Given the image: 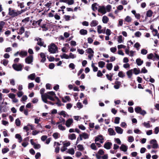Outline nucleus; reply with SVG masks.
Wrapping results in <instances>:
<instances>
[{"instance_id": "obj_1", "label": "nucleus", "mask_w": 159, "mask_h": 159, "mask_svg": "<svg viewBox=\"0 0 159 159\" xmlns=\"http://www.w3.org/2000/svg\"><path fill=\"white\" fill-rule=\"evenodd\" d=\"M54 95H56V94L53 91H50L47 93H45V95L43 96L45 97L42 100L45 103L48 102V99L51 101H54L55 99L54 98Z\"/></svg>"}, {"instance_id": "obj_2", "label": "nucleus", "mask_w": 159, "mask_h": 159, "mask_svg": "<svg viewBox=\"0 0 159 159\" xmlns=\"http://www.w3.org/2000/svg\"><path fill=\"white\" fill-rule=\"evenodd\" d=\"M8 14L12 17H14L17 16L18 15L21 13V11H18L13 9L11 8H9L8 9Z\"/></svg>"}, {"instance_id": "obj_3", "label": "nucleus", "mask_w": 159, "mask_h": 159, "mask_svg": "<svg viewBox=\"0 0 159 159\" xmlns=\"http://www.w3.org/2000/svg\"><path fill=\"white\" fill-rule=\"evenodd\" d=\"M57 47L53 43L48 46V51L51 53H55L57 51Z\"/></svg>"}, {"instance_id": "obj_4", "label": "nucleus", "mask_w": 159, "mask_h": 159, "mask_svg": "<svg viewBox=\"0 0 159 159\" xmlns=\"http://www.w3.org/2000/svg\"><path fill=\"white\" fill-rule=\"evenodd\" d=\"M12 66L15 70L17 71H21L22 70V66L20 64H13Z\"/></svg>"}, {"instance_id": "obj_5", "label": "nucleus", "mask_w": 159, "mask_h": 159, "mask_svg": "<svg viewBox=\"0 0 159 159\" xmlns=\"http://www.w3.org/2000/svg\"><path fill=\"white\" fill-rule=\"evenodd\" d=\"M150 143L152 144V148H157L158 145L157 143V141L155 139H152L150 141Z\"/></svg>"}, {"instance_id": "obj_6", "label": "nucleus", "mask_w": 159, "mask_h": 159, "mask_svg": "<svg viewBox=\"0 0 159 159\" xmlns=\"http://www.w3.org/2000/svg\"><path fill=\"white\" fill-rule=\"evenodd\" d=\"M99 8H98V12H101L103 14H104L106 12V8L104 6H98Z\"/></svg>"}, {"instance_id": "obj_7", "label": "nucleus", "mask_w": 159, "mask_h": 159, "mask_svg": "<svg viewBox=\"0 0 159 159\" xmlns=\"http://www.w3.org/2000/svg\"><path fill=\"white\" fill-rule=\"evenodd\" d=\"M33 57L32 55L28 57L25 59V62L28 64H30L33 62Z\"/></svg>"}, {"instance_id": "obj_8", "label": "nucleus", "mask_w": 159, "mask_h": 159, "mask_svg": "<svg viewBox=\"0 0 159 159\" xmlns=\"http://www.w3.org/2000/svg\"><path fill=\"white\" fill-rule=\"evenodd\" d=\"M42 19H40L37 21L34 20L32 23V25L35 27H38L40 26V24L42 21Z\"/></svg>"}, {"instance_id": "obj_9", "label": "nucleus", "mask_w": 159, "mask_h": 159, "mask_svg": "<svg viewBox=\"0 0 159 159\" xmlns=\"http://www.w3.org/2000/svg\"><path fill=\"white\" fill-rule=\"evenodd\" d=\"M4 104L3 102H2L0 106V112H6L7 111V109L6 108V105L3 106V104Z\"/></svg>"}, {"instance_id": "obj_10", "label": "nucleus", "mask_w": 159, "mask_h": 159, "mask_svg": "<svg viewBox=\"0 0 159 159\" xmlns=\"http://www.w3.org/2000/svg\"><path fill=\"white\" fill-rule=\"evenodd\" d=\"M38 41L37 44L40 46H43L44 47H46V45L44 44V42L42 40L41 38H39L37 39Z\"/></svg>"}, {"instance_id": "obj_11", "label": "nucleus", "mask_w": 159, "mask_h": 159, "mask_svg": "<svg viewBox=\"0 0 159 159\" xmlns=\"http://www.w3.org/2000/svg\"><path fill=\"white\" fill-rule=\"evenodd\" d=\"M73 122L72 119H69L66 120L65 125L67 127H69Z\"/></svg>"}, {"instance_id": "obj_12", "label": "nucleus", "mask_w": 159, "mask_h": 159, "mask_svg": "<svg viewBox=\"0 0 159 159\" xmlns=\"http://www.w3.org/2000/svg\"><path fill=\"white\" fill-rule=\"evenodd\" d=\"M115 130L117 133L121 134L123 133V129L120 127L117 126L115 127Z\"/></svg>"}, {"instance_id": "obj_13", "label": "nucleus", "mask_w": 159, "mask_h": 159, "mask_svg": "<svg viewBox=\"0 0 159 159\" xmlns=\"http://www.w3.org/2000/svg\"><path fill=\"white\" fill-rule=\"evenodd\" d=\"M40 55L41 57L42 58L40 61V62L43 63L46 60V56L45 54L43 52H41L40 54Z\"/></svg>"}, {"instance_id": "obj_14", "label": "nucleus", "mask_w": 159, "mask_h": 159, "mask_svg": "<svg viewBox=\"0 0 159 159\" xmlns=\"http://www.w3.org/2000/svg\"><path fill=\"white\" fill-rule=\"evenodd\" d=\"M111 145L112 143H111L108 142L105 143L104 147L107 149H109L111 148Z\"/></svg>"}, {"instance_id": "obj_15", "label": "nucleus", "mask_w": 159, "mask_h": 159, "mask_svg": "<svg viewBox=\"0 0 159 159\" xmlns=\"http://www.w3.org/2000/svg\"><path fill=\"white\" fill-rule=\"evenodd\" d=\"M136 62L137 64L139 66H141L143 62V61L139 58L136 59Z\"/></svg>"}, {"instance_id": "obj_16", "label": "nucleus", "mask_w": 159, "mask_h": 159, "mask_svg": "<svg viewBox=\"0 0 159 159\" xmlns=\"http://www.w3.org/2000/svg\"><path fill=\"white\" fill-rule=\"evenodd\" d=\"M98 5L96 3L93 4L92 5V8L93 10L95 11L98 9Z\"/></svg>"}, {"instance_id": "obj_17", "label": "nucleus", "mask_w": 159, "mask_h": 159, "mask_svg": "<svg viewBox=\"0 0 159 159\" xmlns=\"http://www.w3.org/2000/svg\"><path fill=\"white\" fill-rule=\"evenodd\" d=\"M108 131L109 133V135H115L116 134V132L112 128H109L108 129Z\"/></svg>"}, {"instance_id": "obj_18", "label": "nucleus", "mask_w": 159, "mask_h": 159, "mask_svg": "<svg viewBox=\"0 0 159 159\" xmlns=\"http://www.w3.org/2000/svg\"><path fill=\"white\" fill-rule=\"evenodd\" d=\"M98 24V22L96 20H93L90 24L91 27H95L97 26Z\"/></svg>"}, {"instance_id": "obj_19", "label": "nucleus", "mask_w": 159, "mask_h": 159, "mask_svg": "<svg viewBox=\"0 0 159 159\" xmlns=\"http://www.w3.org/2000/svg\"><path fill=\"white\" fill-rule=\"evenodd\" d=\"M68 138L71 140L76 139V136L75 134H69L68 135Z\"/></svg>"}, {"instance_id": "obj_20", "label": "nucleus", "mask_w": 159, "mask_h": 159, "mask_svg": "<svg viewBox=\"0 0 159 159\" xmlns=\"http://www.w3.org/2000/svg\"><path fill=\"white\" fill-rule=\"evenodd\" d=\"M153 12L152 11L150 10L146 12V16L148 17H151L152 15Z\"/></svg>"}, {"instance_id": "obj_21", "label": "nucleus", "mask_w": 159, "mask_h": 159, "mask_svg": "<svg viewBox=\"0 0 159 159\" xmlns=\"http://www.w3.org/2000/svg\"><path fill=\"white\" fill-rule=\"evenodd\" d=\"M120 149L124 152H126L127 149V147L124 144H122L120 147Z\"/></svg>"}, {"instance_id": "obj_22", "label": "nucleus", "mask_w": 159, "mask_h": 159, "mask_svg": "<svg viewBox=\"0 0 159 159\" xmlns=\"http://www.w3.org/2000/svg\"><path fill=\"white\" fill-rule=\"evenodd\" d=\"M109 20L108 18L106 16H104L102 17V21L104 23H107Z\"/></svg>"}, {"instance_id": "obj_23", "label": "nucleus", "mask_w": 159, "mask_h": 159, "mask_svg": "<svg viewBox=\"0 0 159 159\" xmlns=\"http://www.w3.org/2000/svg\"><path fill=\"white\" fill-rule=\"evenodd\" d=\"M60 136V134L57 132L54 133L52 134V136L55 139H57L59 138Z\"/></svg>"}, {"instance_id": "obj_24", "label": "nucleus", "mask_w": 159, "mask_h": 159, "mask_svg": "<svg viewBox=\"0 0 159 159\" xmlns=\"http://www.w3.org/2000/svg\"><path fill=\"white\" fill-rule=\"evenodd\" d=\"M80 33L82 35H85L87 34V31L84 29H81L80 31Z\"/></svg>"}, {"instance_id": "obj_25", "label": "nucleus", "mask_w": 159, "mask_h": 159, "mask_svg": "<svg viewBox=\"0 0 159 159\" xmlns=\"http://www.w3.org/2000/svg\"><path fill=\"white\" fill-rule=\"evenodd\" d=\"M82 137L84 139H87L89 138V135L85 133H83L81 134Z\"/></svg>"}, {"instance_id": "obj_26", "label": "nucleus", "mask_w": 159, "mask_h": 159, "mask_svg": "<svg viewBox=\"0 0 159 159\" xmlns=\"http://www.w3.org/2000/svg\"><path fill=\"white\" fill-rule=\"evenodd\" d=\"M45 91V89L44 88H42L40 90V94H41V98L42 100L45 97L44 96H43L45 95V93L43 94Z\"/></svg>"}, {"instance_id": "obj_27", "label": "nucleus", "mask_w": 159, "mask_h": 159, "mask_svg": "<svg viewBox=\"0 0 159 159\" xmlns=\"http://www.w3.org/2000/svg\"><path fill=\"white\" fill-rule=\"evenodd\" d=\"M40 26L42 28L43 30V31H46L48 30V27L46 24H43Z\"/></svg>"}, {"instance_id": "obj_28", "label": "nucleus", "mask_w": 159, "mask_h": 159, "mask_svg": "<svg viewBox=\"0 0 159 159\" xmlns=\"http://www.w3.org/2000/svg\"><path fill=\"white\" fill-rule=\"evenodd\" d=\"M128 78H130L132 75V70H130L126 72Z\"/></svg>"}, {"instance_id": "obj_29", "label": "nucleus", "mask_w": 159, "mask_h": 159, "mask_svg": "<svg viewBox=\"0 0 159 159\" xmlns=\"http://www.w3.org/2000/svg\"><path fill=\"white\" fill-rule=\"evenodd\" d=\"M86 51L87 53L90 54H93L94 53V51L92 49L90 48H89L86 50Z\"/></svg>"}, {"instance_id": "obj_30", "label": "nucleus", "mask_w": 159, "mask_h": 159, "mask_svg": "<svg viewBox=\"0 0 159 159\" xmlns=\"http://www.w3.org/2000/svg\"><path fill=\"white\" fill-rule=\"evenodd\" d=\"M27 52L26 51H21L19 55L20 56H26L27 54Z\"/></svg>"}, {"instance_id": "obj_31", "label": "nucleus", "mask_w": 159, "mask_h": 159, "mask_svg": "<svg viewBox=\"0 0 159 159\" xmlns=\"http://www.w3.org/2000/svg\"><path fill=\"white\" fill-rule=\"evenodd\" d=\"M35 73H33L28 76V78L32 80H33L35 78Z\"/></svg>"}, {"instance_id": "obj_32", "label": "nucleus", "mask_w": 159, "mask_h": 159, "mask_svg": "<svg viewBox=\"0 0 159 159\" xmlns=\"http://www.w3.org/2000/svg\"><path fill=\"white\" fill-rule=\"evenodd\" d=\"M98 66L99 67L102 68L105 65V63L103 61H100L98 62Z\"/></svg>"}, {"instance_id": "obj_33", "label": "nucleus", "mask_w": 159, "mask_h": 159, "mask_svg": "<svg viewBox=\"0 0 159 159\" xmlns=\"http://www.w3.org/2000/svg\"><path fill=\"white\" fill-rule=\"evenodd\" d=\"M67 152L71 155H73L74 154L75 151L74 148H72L71 149H69Z\"/></svg>"}, {"instance_id": "obj_34", "label": "nucleus", "mask_w": 159, "mask_h": 159, "mask_svg": "<svg viewBox=\"0 0 159 159\" xmlns=\"http://www.w3.org/2000/svg\"><path fill=\"white\" fill-rule=\"evenodd\" d=\"M112 64L111 63H108L107 64V68L109 70H111L112 68Z\"/></svg>"}, {"instance_id": "obj_35", "label": "nucleus", "mask_w": 159, "mask_h": 159, "mask_svg": "<svg viewBox=\"0 0 159 159\" xmlns=\"http://www.w3.org/2000/svg\"><path fill=\"white\" fill-rule=\"evenodd\" d=\"M149 122H150L149 121H148L147 123H146V122H144L143 123V124L146 128H149L150 127Z\"/></svg>"}, {"instance_id": "obj_36", "label": "nucleus", "mask_w": 159, "mask_h": 159, "mask_svg": "<svg viewBox=\"0 0 159 159\" xmlns=\"http://www.w3.org/2000/svg\"><path fill=\"white\" fill-rule=\"evenodd\" d=\"M78 150L80 151H83L84 150L83 146L81 144H79L77 146Z\"/></svg>"}, {"instance_id": "obj_37", "label": "nucleus", "mask_w": 159, "mask_h": 159, "mask_svg": "<svg viewBox=\"0 0 159 159\" xmlns=\"http://www.w3.org/2000/svg\"><path fill=\"white\" fill-rule=\"evenodd\" d=\"M25 31L24 28L23 27H21L19 30V31L18 32V34H21Z\"/></svg>"}, {"instance_id": "obj_38", "label": "nucleus", "mask_w": 159, "mask_h": 159, "mask_svg": "<svg viewBox=\"0 0 159 159\" xmlns=\"http://www.w3.org/2000/svg\"><path fill=\"white\" fill-rule=\"evenodd\" d=\"M60 57L62 59L65 58L68 59L69 58V56L65 53H63L62 55H61Z\"/></svg>"}, {"instance_id": "obj_39", "label": "nucleus", "mask_w": 159, "mask_h": 159, "mask_svg": "<svg viewBox=\"0 0 159 159\" xmlns=\"http://www.w3.org/2000/svg\"><path fill=\"white\" fill-rule=\"evenodd\" d=\"M134 110L137 113H139L141 111H142V109L140 107H137L135 108Z\"/></svg>"}, {"instance_id": "obj_40", "label": "nucleus", "mask_w": 159, "mask_h": 159, "mask_svg": "<svg viewBox=\"0 0 159 159\" xmlns=\"http://www.w3.org/2000/svg\"><path fill=\"white\" fill-rule=\"evenodd\" d=\"M134 72L135 74L138 75L140 73V70L139 69L138 70L136 68H134L133 69Z\"/></svg>"}, {"instance_id": "obj_41", "label": "nucleus", "mask_w": 159, "mask_h": 159, "mask_svg": "<svg viewBox=\"0 0 159 159\" xmlns=\"http://www.w3.org/2000/svg\"><path fill=\"white\" fill-rule=\"evenodd\" d=\"M90 147L93 150H97V148L94 143H92L90 145Z\"/></svg>"}, {"instance_id": "obj_42", "label": "nucleus", "mask_w": 159, "mask_h": 159, "mask_svg": "<svg viewBox=\"0 0 159 159\" xmlns=\"http://www.w3.org/2000/svg\"><path fill=\"white\" fill-rule=\"evenodd\" d=\"M20 121L19 119H17L15 121V124L16 126H20Z\"/></svg>"}, {"instance_id": "obj_43", "label": "nucleus", "mask_w": 159, "mask_h": 159, "mask_svg": "<svg viewBox=\"0 0 159 159\" xmlns=\"http://www.w3.org/2000/svg\"><path fill=\"white\" fill-rule=\"evenodd\" d=\"M125 20L127 22H130L131 21V18L129 16H127L125 19Z\"/></svg>"}, {"instance_id": "obj_44", "label": "nucleus", "mask_w": 159, "mask_h": 159, "mask_svg": "<svg viewBox=\"0 0 159 159\" xmlns=\"http://www.w3.org/2000/svg\"><path fill=\"white\" fill-rule=\"evenodd\" d=\"M111 8V5H108L106 7V10L107 12H109L110 11Z\"/></svg>"}, {"instance_id": "obj_45", "label": "nucleus", "mask_w": 159, "mask_h": 159, "mask_svg": "<svg viewBox=\"0 0 159 159\" xmlns=\"http://www.w3.org/2000/svg\"><path fill=\"white\" fill-rule=\"evenodd\" d=\"M148 53V51L147 50L145 49H142L141 50V53L143 55H146Z\"/></svg>"}, {"instance_id": "obj_46", "label": "nucleus", "mask_w": 159, "mask_h": 159, "mask_svg": "<svg viewBox=\"0 0 159 159\" xmlns=\"http://www.w3.org/2000/svg\"><path fill=\"white\" fill-rule=\"evenodd\" d=\"M140 46V45L138 42L136 43L134 45V47H135L138 50H139V47Z\"/></svg>"}, {"instance_id": "obj_47", "label": "nucleus", "mask_w": 159, "mask_h": 159, "mask_svg": "<svg viewBox=\"0 0 159 159\" xmlns=\"http://www.w3.org/2000/svg\"><path fill=\"white\" fill-rule=\"evenodd\" d=\"M59 115L63 116L64 117H66V112L64 111H61L59 113Z\"/></svg>"}, {"instance_id": "obj_48", "label": "nucleus", "mask_w": 159, "mask_h": 159, "mask_svg": "<svg viewBox=\"0 0 159 159\" xmlns=\"http://www.w3.org/2000/svg\"><path fill=\"white\" fill-rule=\"evenodd\" d=\"M69 58H71L72 59L75 58L76 57V55H75L73 54L72 53H70L69 54Z\"/></svg>"}, {"instance_id": "obj_49", "label": "nucleus", "mask_w": 159, "mask_h": 159, "mask_svg": "<svg viewBox=\"0 0 159 159\" xmlns=\"http://www.w3.org/2000/svg\"><path fill=\"white\" fill-rule=\"evenodd\" d=\"M33 146L34 148L35 149H39L41 147L40 145L39 144H37L35 143Z\"/></svg>"}, {"instance_id": "obj_50", "label": "nucleus", "mask_w": 159, "mask_h": 159, "mask_svg": "<svg viewBox=\"0 0 159 159\" xmlns=\"http://www.w3.org/2000/svg\"><path fill=\"white\" fill-rule=\"evenodd\" d=\"M76 106L79 109L83 107V105H82L81 103L80 102H78L77 103Z\"/></svg>"}, {"instance_id": "obj_51", "label": "nucleus", "mask_w": 159, "mask_h": 159, "mask_svg": "<svg viewBox=\"0 0 159 159\" xmlns=\"http://www.w3.org/2000/svg\"><path fill=\"white\" fill-rule=\"evenodd\" d=\"M102 26L100 25H98L97 26V30L99 34H100L102 33V32L101 31V30Z\"/></svg>"}, {"instance_id": "obj_52", "label": "nucleus", "mask_w": 159, "mask_h": 159, "mask_svg": "<svg viewBox=\"0 0 159 159\" xmlns=\"http://www.w3.org/2000/svg\"><path fill=\"white\" fill-rule=\"evenodd\" d=\"M9 151V149L8 148H5L2 149V153L4 154V153H7Z\"/></svg>"}, {"instance_id": "obj_53", "label": "nucleus", "mask_w": 159, "mask_h": 159, "mask_svg": "<svg viewBox=\"0 0 159 159\" xmlns=\"http://www.w3.org/2000/svg\"><path fill=\"white\" fill-rule=\"evenodd\" d=\"M117 40L118 43H121L122 42L123 40L122 39V35H120L119 36Z\"/></svg>"}, {"instance_id": "obj_54", "label": "nucleus", "mask_w": 159, "mask_h": 159, "mask_svg": "<svg viewBox=\"0 0 159 159\" xmlns=\"http://www.w3.org/2000/svg\"><path fill=\"white\" fill-rule=\"evenodd\" d=\"M128 141L129 142H132L134 141V137L132 136H130L128 137Z\"/></svg>"}, {"instance_id": "obj_55", "label": "nucleus", "mask_w": 159, "mask_h": 159, "mask_svg": "<svg viewBox=\"0 0 159 159\" xmlns=\"http://www.w3.org/2000/svg\"><path fill=\"white\" fill-rule=\"evenodd\" d=\"M58 128L59 129L61 130H65V127L62 126L61 125H60L58 126Z\"/></svg>"}, {"instance_id": "obj_56", "label": "nucleus", "mask_w": 159, "mask_h": 159, "mask_svg": "<svg viewBox=\"0 0 159 159\" xmlns=\"http://www.w3.org/2000/svg\"><path fill=\"white\" fill-rule=\"evenodd\" d=\"M102 135H99L98 137H96L95 139V141L96 142L97 141H98L101 139H100V138H102Z\"/></svg>"}, {"instance_id": "obj_57", "label": "nucleus", "mask_w": 159, "mask_h": 159, "mask_svg": "<svg viewBox=\"0 0 159 159\" xmlns=\"http://www.w3.org/2000/svg\"><path fill=\"white\" fill-rule=\"evenodd\" d=\"M2 64L5 66H7L8 63V61L6 59H4L2 61H1V63H2Z\"/></svg>"}, {"instance_id": "obj_58", "label": "nucleus", "mask_w": 159, "mask_h": 159, "mask_svg": "<svg viewBox=\"0 0 159 159\" xmlns=\"http://www.w3.org/2000/svg\"><path fill=\"white\" fill-rule=\"evenodd\" d=\"M8 96L10 98L13 99L15 97V95L13 93H10L9 94Z\"/></svg>"}, {"instance_id": "obj_59", "label": "nucleus", "mask_w": 159, "mask_h": 159, "mask_svg": "<svg viewBox=\"0 0 159 159\" xmlns=\"http://www.w3.org/2000/svg\"><path fill=\"white\" fill-rule=\"evenodd\" d=\"M118 76L120 77L123 78L125 76V75H124L123 72L120 71L118 74Z\"/></svg>"}, {"instance_id": "obj_60", "label": "nucleus", "mask_w": 159, "mask_h": 159, "mask_svg": "<svg viewBox=\"0 0 159 159\" xmlns=\"http://www.w3.org/2000/svg\"><path fill=\"white\" fill-rule=\"evenodd\" d=\"M154 55L152 53H151L148 55L147 58L148 59H152Z\"/></svg>"}, {"instance_id": "obj_61", "label": "nucleus", "mask_w": 159, "mask_h": 159, "mask_svg": "<svg viewBox=\"0 0 159 159\" xmlns=\"http://www.w3.org/2000/svg\"><path fill=\"white\" fill-rule=\"evenodd\" d=\"M120 118L118 117H116L115 120V123L116 124H119V123Z\"/></svg>"}, {"instance_id": "obj_62", "label": "nucleus", "mask_w": 159, "mask_h": 159, "mask_svg": "<svg viewBox=\"0 0 159 159\" xmlns=\"http://www.w3.org/2000/svg\"><path fill=\"white\" fill-rule=\"evenodd\" d=\"M159 131V128L158 127H157L154 129V132L156 134H157Z\"/></svg>"}, {"instance_id": "obj_63", "label": "nucleus", "mask_w": 159, "mask_h": 159, "mask_svg": "<svg viewBox=\"0 0 159 159\" xmlns=\"http://www.w3.org/2000/svg\"><path fill=\"white\" fill-rule=\"evenodd\" d=\"M141 35V33L139 31H137L135 33V35L137 37H139Z\"/></svg>"}, {"instance_id": "obj_64", "label": "nucleus", "mask_w": 159, "mask_h": 159, "mask_svg": "<svg viewBox=\"0 0 159 159\" xmlns=\"http://www.w3.org/2000/svg\"><path fill=\"white\" fill-rule=\"evenodd\" d=\"M23 94V93L22 91H20L17 93V95L18 97H21Z\"/></svg>"}]
</instances>
